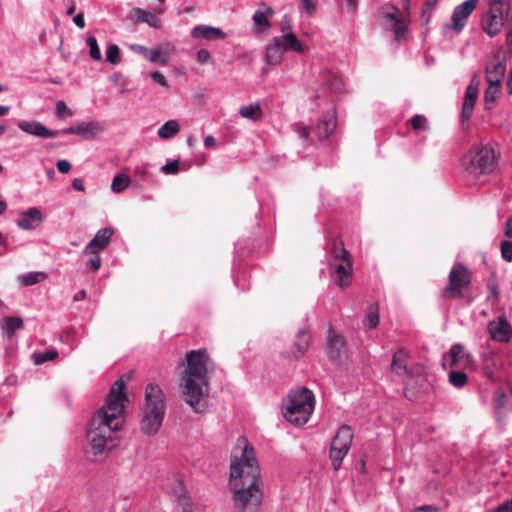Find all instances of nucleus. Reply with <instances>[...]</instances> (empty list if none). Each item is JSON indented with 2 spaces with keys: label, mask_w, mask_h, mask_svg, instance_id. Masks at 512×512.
I'll return each mask as SVG.
<instances>
[{
  "label": "nucleus",
  "mask_w": 512,
  "mask_h": 512,
  "mask_svg": "<svg viewBox=\"0 0 512 512\" xmlns=\"http://www.w3.org/2000/svg\"><path fill=\"white\" fill-rule=\"evenodd\" d=\"M237 446L241 454L234 455L230 464L232 501L239 512H257L263 497L260 467L254 448L246 438H239Z\"/></svg>",
  "instance_id": "f257e3e1"
},
{
  "label": "nucleus",
  "mask_w": 512,
  "mask_h": 512,
  "mask_svg": "<svg viewBox=\"0 0 512 512\" xmlns=\"http://www.w3.org/2000/svg\"><path fill=\"white\" fill-rule=\"evenodd\" d=\"M126 400L125 382L119 378L110 389L107 403L99 409L89 425L87 437L95 456L113 448L112 434L122 427Z\"/></svg>",
  "instance_id": "f03ea898"
},
{
  "label": "nucleus",
  "mask_w": 512,
  "mask_h": 512,
  "mask_svg": "<svg viewBox=\"0 0 512 512\" xmlns=\"http://www.w3.org/2000/svg\"><path fill=\"white\" fill-rule=\"evenodd\" d=\"M187 367L183 372L185 401L196 412H203L208 404V362L206 349L191 350L186 354Z\"/></svg>",
  "instance_id": "7ed1b4c3"
},
{
  "label": "nucleus",
  "mask_w": 512,
  "mask_h": 512,
  "mask_svg": "<svg viewBox=\"0 0 512 512\" xmlns=\"http://www.w3.org/2000/svg\"><path fill=\"white\" fill-rule=\"evenodd\" d=\"M314 404L315 397L310 389H293L283 401L284 417L291 424L304 425L313 413Z\"/></svg>",
  "instance_id": "20e7f679"
},
{
  "label": "nucleus",
  "mask_w": 512,
  "mask_h": 512,
  "mask_svg": "<svg viewBox=\"0 0 512 512\" xmlns=\"http://www.w3.org/2000/svg\"><path fill=\"white\" fill-rule=\"evenodd\" d=\"M337 125L336 121V110L334 106L328 109L321 120L314 125L311 129L303 124H293L292 130L298 135L304 143L312 141L311 134L318 140H323L329 137V135L335 130Z\"/></svg>",
  "instance_id": "39448f33"
},
{
  "label": "nucleus",
  "mask_w": 512,
  "mask_h": 512,
  "mask_svg": "<svg viewBox=\"0 0 512 512\" xmlns=\"http://www.w3.org/2000/svg\"><path fill=\"white\" fill-rule=\"evenodd\" d=\"M294 51L302 52L303 47L294 33H288L282 36H276L267 45L265 51V60L268 65H277L281 62L284 52Z\"/></svg>",
  "instance_id": "423d86ee"
},
{
  "label": "nucleus",
  "mask_w": 512,
  "mask_h": 512,
  "mask_svg": "<svg viewBox=\"0 0 512 512\" xmlns=\"http://www.w3.org/2000/svg\"><path fill=\"white\" fill-rule=\"evenodd\" d=\"M334 264H331L335 282L338 287L346 288L351 282V261L350 253L345 249L342 241L335 240L333 243Z\"/></svg>",
  "instance_id": "0eeeda50"
},
{
  "label": "nucleus",
  "mask_w": 512,
  "mask_h": 512,
  "mask_svg": "<svg viewBox=\"0 0 512 512\" xmlns=\"http://www.w3.org/2000/svg\"><path fill=\"white\" fill-rule=\"evenodd\" d=\"M353 441V431L349 425H341L333 438L329 456L335 471L341 468V464L348 454Z\"/></svg>",
  "instance_id": "6e6552de"
},
{
  "label": "nucleus",
  "mask_w": 512,
  "mask_h": 512,
  "mask_svg": "<svg viewBox=\"0 0 512 512\" xmlns=\"http://www.w3.org/2000/svg\"><path fill=\"white\" fill-rule=\"evenodd\" d=\"M471 279L467 268L462 265H454L449 273V284L444 289L445 297L449 299L461 298L462 289L470 285Z\"/></svg>",
  "instance_id": "1a4fd4ad"
},
{
  "label": "nucleus",
  "mask_w": 512,
  "mask_h": 512,
  "mask_svg": "<svg viewBox=\"0 0 512 512\" xmlns=\"http://www.w3.org/2000/svg\"><path fill=\"white\" fill-rule=\"evenodd\" d=\"M321 86L317 89V98L328 97L333 103L336 98L343 94L342 79L331 71H324L320 75Z\"/></svg>",
  "instance_id": "9d476101"
},
{
  "label": "nucleus",
  "mask_w": 512,
  "mask_h": 512,
  "mask_svg": "<svg viewBox=\"0 0 512 512\" xmlns=\"http://www.w3.org/2000/svg\"><path fill=\"white\" fill-rule=\"evenodd\" d=\"M325 353L328 359L340 363L346 355V341L342 335L329 328L326 335Z\"/></svg>",
  "instance_id": "9b49d317"
},
{
  "label": "nucleus",
  "mask_w": 512,
  "mask_h": 512,
  "mask_svg": "<svg viewBox=\"0 0 512 512\" xmlns=\"http://www.w3.org/2000/svg\"><path fill=\"white\" fill-rule=\"evenodd\" d=\"M143 410L166 413V395L163 389L154 383H149L145 387V405Z\"/></svg>",
  "instance_id": "f8f14e48"
},
{
  "label": "nucleus",
  "mask_w": 512,
  "mask_h": 512,
  "mask_svg": "<svg viewBox=\"0 0 512 512\" xmlns=\"http://www.w3.org/2000/svg\"><path fill=\"white\" fill-rule=\"evenodd\" d=\"M505 11L502 7H490L489 11L483 15L481 25L485 33L490 37H495L501 32L504 25Z\"/></svg>",
  "instance_id": "ddd939ff"
},
{
  "label": "nucleus",
  "mask_w": 512,
  "mask_h": 512,
  "mask_svg": "<svg viewBox=\"0 0 512 512\" xmlns=\"http://www.w3.org/2000/svg\"><path fill=\"white\" fill-rule=\"evenodd\" d=\"M104 131L103 126L97 121L80 122L74 126L59 130L62 135H78L85 140H93Z\"/></svg>",
  "instance_id": "4468645a"
},
{
  "label": "nucleus",
  "mask_w": 512,
  "mask_h": 512,
  "mask_svg": "<svg viewBox=\"0 0 512 512\" xmlns=\"http://www.w3.org/2000/svg\"><path fill=\"white\" fill-rule=\"evenodd\" d=\"M381 14L385 20V26L395 33V38L399 41L407 31V27L401 16L400 10L396 7L382 8Z\"/></svg>",
  "instance_id": "2eb2a0df"
},
{
  "label": "nucleus",
  "mask_w": 512,
  "mask_h": 512,
  "mask_svg": "<svg viewBox=\"0 0 512 512\" xmlns=\"http://www.w3.org/2000/svg\"><path fill=\"white\" fill-rule=\"evenodd\" d=\"M488 331L493 340L501 343H508L512 338V325L507 321L505 314H502L498 321H489Z\"/></svg>",
  "instance_id": "dca6fc26"
},
{
  "label": "nucleus",
  "mask_w": 512,
  "mask_h": 512,
  "mask_svg": "<svg viewBox=\"0 0 512 512\" xmlns=\"http://www.w3.org/2000/svg\"><path fill=\"white\" fill-rule=\"evenodd\" d=\"M142 418L140 430L142 434L151 437L158 433L164 421L165 414L147 410H141Z\"/></svg>",
  "instance_id": "f3484780"
},
{
  "label": "nucleus",
  "mask_w": 512,
  "mask_h": 512,
  "mask_svg": "<svg viewBox=\"0 0 512 512\" xmlns=\"http://www.w3.org/2000/svg\"><path fill=\"white\" fill-rule=\"evenodd\" d=\"M478 2L479 0H466L454 8L451 20L456 32L463 30L468 17L473 13Z\"/></svg>",
  "instance_id": "a211bd4d"
},
{
  "label": "nucleus",
  "mask_w": 512,
  "mask_h": 512,
  "mask_svg": "<svg viewBox=\"0 0 512 512\" xmlns=\"http://www.w3.org/2000/svg\"><path fill=\"white\" fill-rule=\"evenodd\" d=\"M444 365L449 367H467L472 363L470 354L465 353L463 345L456 343L452 345L449 352L444 355Z\"/></svg>",
  "instance_id": "6ab92c4d"
},
{
  "label": "nucleus",
  "mask_w": 512,
  "mask_h": 512,
  "mask_svg": "<svg viewBox=\"0 0 512 512\" xmlns=\"http://www.w3.org/2000/svg\"><path fill=\"white\" fill-rule=\"evenodd\" d=\"M43 215L38 207H31L26 211L19 213L16 225L24 231H32L41 225Z\"/></svg>",
  "instance_id": "aec40b11"
},
{
  "label": "nucleus",
  "mask_w": 512,
  "mask_h": 512,
  "mask_svg": "<svg viewBox=\"0 0 512 512\" xmlns=\"http://www.w3.org/2000/svg\"><path fill=\"white\" fill-rule=\"evenodd\" d=\"M495 62L486 67V81L490 86L500 87L506 71L505 59H502L500 52L494 54Z\"/></svg>",
  "instance_id": "412c9836"
},
{
  "label": "nucleus",
  "mask_w": 512,
  "mask_h": 512,
  "mask_svg": "<svg viewBox=\"0 0 512 512\" xmlns=\"http://www.w3.org/2000/svg\"><path fill=\"white\" fill-rule=\"evenodd\" d=\"M114 234L111 227H104L97 231L94 238L85 246L83 253H96L104 250L110 243Z\"/></svg>",
  "instance_id": "4be33fe9"
},
{
  "label": "nucleus",
  "mask_w": 512,
  "mask_h": 512,
  "mask_svg": "<svg viewBox=\"0 0 512 512\" xmlns=\"http://www.w3.org/2000/svg\"><path fill=\"white\" fill-rule=\"evenodd\" d=\"M18 127L31 135L41 138H53L60 136L59 130H50L37 121H20Z\"/></svg>",
  "instance_id": "5701e85b"
},
{
  "label": "nucleus",
  "mask_w": 512,
  "mask_h": 512,
  "mask_svg": "<svg viewBox=\"0 0 512 512\" xmlns=\"http://www.w3.org/2000/svg\"><path fill=\"white\" fill-rule=\"evenodd\" d=\"M309 343L310 338L308 335V330L300 329L296 335V340L288 354V357L295 360L301 358L307 350Z\"/></svg>",
  "instance_id": "b1692460"
},
{
  "label": "nucleus",
  "mask_w": 512,
  "mask_h": 512,
  "mask_svg": "<svg viewBox=\"0 0 512 512\" xmlns=\"http://www.w3.org/2000/svg\"><path fill=\"white\" fill-rule=\"evenodd\" d=\"M191 36L195 39L217 40L225 38V33L216 27L197 25L192 29Z\"/></svg>",
  "instance_id": "393cba45"
},
{
  "label": "nucleus",
  "mask_w": 512,
  "mask_h": 512,
  "mask_svg": "<svg viewBox=\"0 0 512 512\" xmlns=\"http://www.w3.org/2000/svg\"><path fill=\"white\" fill-rule=\"evenodd\" d=\"M408 359H409V352L404 348L398 349L393 355L392 363H391V370L398 375H405V376L411 375V373L407 367Z\"/></svg>",
  "instance_id": "a878e982"
},
{
  "label": "nucleus",
  "mask_w": 512,
  "mask_h": 512,
  "mask_svg": "<svg viewBox=\"0 0 512 512\" xmlns=\"http://www.w3.org/2000/svg\"><path fill=\"white\" fill-rule=\"evenodd\" d=\"M132 19L135 23H147L150 27L160 28V18L150 11L141 8H134L131 11Z\"/></svg>",
  "instance_id": "bb28decb"
},
{
  "label": "nucleus",
  "mask_w": 512,
  "mask_h": 512,
  "mask_svg": "<svg viewBox=\"0 0 512 512\" xmlns=\"http://www.w3.org/2000/svg\"><path fill=\"white\" fill-rule=\"evenodd\" d=\"M463 168L471 175L478 177L493 172L498 162H461Z\"/></svg>",
  "instance_id": "cd10ccee"
},
{
  "label": "nucleus",
  "mask_w": 512,
  "mask_h": 512,
  "mask_svg": "<svg viewBox=\"0 0 512 512\" xmlns=\"http://www.w3.org/2000/svg\"><path fill=\"white\" fill-rule=\"evenodd\" d=\"M244 254H245L244 241L243 240H238L235 243V256H234L233 265H232L233 281H234V284L238 288H240V278H241V275L239 273L240 263L242 261V257H243Z\"/></svg>",
  "instance_id": "c85d7f7f"
},
{
  "label": "nucleus",
  "mask_w": 512,
  "mask_h": 512,
  "mask_svg": "<svg viewBox=\"0 0 512 512\" xmlns=\"http://www.w3.org/2000/svg\"><path fill=\"white\" fill-rule=\"evenodd\" d=\"M478 90L477 88L469 85L465 92V100L462 107V118L463 120L470 119L473 108L477 99Z\"/></svg>",
  "instance_id": "c756f323"
},
{
  "label": "nucleus",
  "mask_w": 512,
  "mask_h": 512,
  "mask_svg": "<svg viewBox=\"0 0 512 512\" xmlns=\"http://www.w3.org/2000/svg\"><path fill=\"white\" fill-rule=\"evenodd\" d=\"M147 60L153 63L166 65L170 60L169 46L162 44L156 48L149 49Z\"/></svg>",
  "instance_id": "7c9ffc66"
},
{
  "label": "nucleus",
  "mask_w": 512,
  "mask_h": 512,
  "mask_svg": "<svg viewBox=\"0 0 512 512\" xmlns=\"http://www.w3.org/2000/svg\"><path fill=\"white\" fill-rule=\"evenodd\" d=\"M0 325L3 333L11 336L16 330L24 327V321L20 317L8 316L3 318Z\"/></svg>",
  "instance_id": "2f4dec72"
},
{
  "label": "nucleus",
  "mask_w": 512,
  "mask_h": 512,
  "mask_svg": "<svg viewBox=\"0 0 512 512\" xmlns=\"http://www.w3.org/2000/svg\"><path fill=\"white\" fill-rule=\"evenodd\" d=\"M469 160H497V157L492 147L488 145L475 146L474 149L471 150Z\"/></svg>",
  "instance_id": "473e14b6"
},
{
  "label": "nucleus",
  "mask_w": 512,
  "mask_h": 512,
  "mask_svg": "<svg viewBox=\"0 0 512 512\" xmlns=\"http://www.w3.org/2000/svg\"><path fill=\"white\" fill-rule=\"evenodd\" d=\"M257 197L260 208L256 214V219L260 221L262 216H265L268 213L274 214L275 205L273 198L269 194H267L266 197H260L259 195H257ZM257 225L259 226L260 222H257Z\"/></svg>",
  "instance_id": "72a5a7b5"
},
{
  "label": "nucleus",
  "mask_w": 512,
  "mask_h": 512,
  "mask_svg": "<svg viewBox=\"0 0 512 512\" xmlns=\"http://www.w3.org/2000/svg\"><path fill=\"white\" fill-rule=\"evenodd\" d=\"M179 131L178 122L176 120H169L158 129L157 134L161 139H170L178 134Z\"/></svg>",
  "instance_id": "f704fd0d"
},
{
  "label": "nucleus",
  "mask_w": 512,
  "mask_h": 512,
  "mask_svg": "<svg viewBox=\"0 0 512 512\" xmlns=\"http://www.w3.org/2000/svg\"><path fill=\"white\" fill-rule=\"evenodd\" d=\"M44 277L43 272L32 271L19 275L17 280L21 286L29 287L41 282Z\"/></svg>",
  "instance_id": "c9c22d12"
},
{
  "label": "nucleus",
  "mask_w": 512,
  "mask_h": 512,
  "mask_svg": "<svg viewBox=\"0 0 512 512\" xmlns=\"http://www.w3.org/2000/svg\"><path fill=\"white\" fill-rule=\"evenodd\" d=\"M239 114L249 120H258L261 116V108L258 103L244 105L239 109Z\"/></svg>",
  "instance_id": "e433bc0d"
},
{
  "label": "nucleus",
  "mask_w": 512,
  "mask_h": 512,
  "mask_svg": "<svg viewBox=\"0 0 512 512\" xmlns=\"http://www.w3.org/2000/svg\"><path fill=\"white\" fill-rule=\"evenodd\" d=\"M448 381L452 386L462 388L467 384L468 377L462 370H451L448 375Z\"/></svg>",
  "instance_id": "4c0bfd02"
},
{
  "label": "nucleus",
  "mask_w": 512,
  "mask_h": 512,
  "mask_svg": "<svg viewBox=\"0 0 512 512\" xmlns=\"http://www.w3.org/2000/svg\"><path fill=\"white\" fill-rule=\"evenodd\" d=\"M407 125H409L414 131H428L429 123L427 118L422 114H416L412 118L407 121Z\"/></svg>",
  "instance_id": "58836bf2"
},
{
  "label": "nucleus",
  "mask_w": 512,
  "mask_h": 512,
  "mask_svg": "<svg viewBox=\"0 0 512 512\" xmlns=\"http://www.w3.org/2000/svg\"><path fill=\"white\" fill-rule=\"evenodd\" d=\"M130 181L127 174H117L112 180L111 189L114 193H121L129 186Z\"/></svg>",
  "instance_id": "ea45409f"
},
{
  "label": "nucleus",
  "mask_w": 512,
  "mask_h": 512,
  "mask_svg": "<svg viewBox=\"0 0 512 512\" xmlns=\"http://www.w3.org/2000/svg\"><path fill=\"white\" fill-rule=\"evenodd\" d=\"M190 167V162H166L161 171L165 174H176L179 171H187Z\"/></svg>",
  "instance_id": "a19ab883"
},
{
  "label": "nucleus",
  "mask_w": 512,
  "mask_h": 512,
  "mask_svg": "<svg viewBox=\"0 0 512 512\" xmlns=\"http://www.w3.org/2000/svg\"><path fill=\"white\" fill-rule=\"evenodd\" d=\"M58 357L56 350H46L43 352L33 353L32 359L35 365H41L48 361H52Z\"/></svg>",
  "instance_id": "79ce46f5"
},
{
  "label": "nucleus",
  "mask_w": 512,
  "mask_h": 512,
  "mask_svg": "<svg viewBox=\"0 0 512 512\" xmlns=\"http://www.w3.org/2000/svg\"><path fill=\"white\" fill-rule=\"evenodd\" d=\"M365 323H366V325L370 329H375L378 326V324H379V313H378V306L377 305L371 304L368 307Z\"/></svg>",
  "instance_id": "37998d69"
},
{
  "label": "nucleus",
  "mask_w": 512,
  "mask_h": 512,
  "mask_svg": "<svg viewBox=\"0 0 512 512\" xmlns=\"http://www.w3.org/2000/svg\"><path fill=\"white\" fill-rule=\"evenodd\" d=\"M86 43H87V46L89 47L90 57L95 61H99L102 57V54H101V50L99 48L96 38L93 36H89L86 40Z\"/></svg>",
  "instance_id": "c03bdc74"
},
{
  "label": "nucleus",
  "mask_w": 512,
  "mask_h": 512,
  "mask_svg": "<svg viewBox=\"0 0 512 512\" xmlns=\"http://www.w3.org/2000/svg\"><path fill=\"white\" fill-rule=\"evenodd\" d=\"M106 61L116 65L120 62V49L116 44H111L106 50Z\"/></svg>",
  "instance_id": "a18cd8bd"
},
{
  "label": "nucleus",
  "mask_w": 512,
  "mask_h": 512,
  "mask_svg": "<svg viewBox=\"0 0 512 512\" xmlns=\"http://www.w3.org/2000/svg\"><path fill=\"white\" fill-rule=\"evenodd\" d=\"M498 88L499 87L490 86L489 85V87L486 89V91H485V103H486V108L487 109H491L492 108V105L494 104V102L496 100V97H497Z\"/></svg>",
  "instance_id": "49530a36"
},
{
  "label": "nucleus",
  "mask_w": 512,
  "mask_h": 512,
  "mask_svg": "<svg viewBox=\"0 0 512 512\" xmlns=\"http://www.w3.org/2000/svg\"><path fill=\"white\" fill-rule=\"evenodd\" d=\"M255 25L258 27V30L269 26V21L266 18V15L263 11L257 10L252 17Z\"/></svg>",
  "instance_id": "de8ad7c7"
},
{
  "label": "nucleus",
  "mask_w": 512,
  "mask_h": 512,
  "mask_svg": "<svg viewBox=\"0 0 512 512\" xmlns=\"http://www.w3.org/2000/svg\"><path fill=\"white\" fill-rule=\"evenodd\" d=\"M501 248V256L502 258L507 261H512V241L504 240L500 244Z\"/></svg>",
  "instance_id": "09e8293b"
},
{
  "label": "nucleus",
  "mask_w": 512,
  "mask_h": 512,
  "mask_svg": "<svg viewBox=\"0 0 512 512\" xmlns=\"http://www.w3.org/2000/svg\"><path fill=\"white\" fill-rule=\"evenodd\" d=\"M56 115L58 118L73 116V112L67 107L64 101H58L56 104Z\"/></svg>",
  "instance_id": "8fccbe9b"
},
{
  "label": "nucleus",
  "mask_w": 512,
  "mask_h": 512,
  "mask_svg": "<svg viewBox=\"0 0 512 512\" xmlns=\"http://www.w3.org/2000/svg\"><path fill=\"white\" fill-rule=\"evenodd\" d=\"M506 400H507V395L503 390L498 389L495 391L493 401H494V406L496 409L503 408L505 406Z\"/></svg>",
  "instance_id": "3c124183"
},
{
  "label": "nucleus",
  "mask_w": 512,
  "mask_h": 512,
  "mask_svg": "<svg viewBox=\"0 0 512 512\" xmlns=\"http://www.w3.org/2000/svg\"><path fill=\"white\" fill-rule=\"evenodd\" d=\"M489 512H512V497Z\"/></svg>",
  "instance_id": "603ef678"
},
{
  "label": "nucleus",
  "mask_w": 512,
  "mask_h": 512,
  "mask_svg": "<svg viewBox=\"0 0 512 512\" xmlns=\"http://www.w3.org/2000/svg\"><path fill=\"white\" fill-rule=\"evenodd\" d=\"M150 77L156 82L158 83L159 85L163 86V87H167L168 86V82L165 78V76L159 72V71H153L150 73Z\"/></svg>",
  "instance_id": "864d4df0"
},
{
  "label": "nucleus",
  "mask_w": 512,
  "mask_h": 512,
  "mask_svg": "<svg viewBox=\"0 0 512 512\" xmlns=\"http://www.w3.org/2000/svg\"><path fill=\"white\" fill-rule=\"evenodd\" d=\"M509 6H510L509 0H491L490 1V7H502L506 13V16H508Z\"/></svg>",
  "instance_id": "5fc2aeb1"
},
{
  "label": "nucleus",
  "mask_w": 512,
  "mask_h": 512,
  "mask_svg": "<svg viewBox=\"0 0 512 512\" xmlns=\"http://www.w3.org/2000/svg\"><path fill=\"white\" fill-rule=\"evenodd\" d=\"M130 49L132 51H134L135 53L142 55L145 59H147L148 53H149V49L146 48L145 46H142L140 44H132L130 46Z\"/></svg>",
  "instance_id": "6e6d98bb"
},
{
  "label": "nucleus",
  "mask_w": 512,
  "mask_h": 512,
  "mask_svg": "<svg viewBox=\"0 0 512 512\" xmlns=\"http://www.w3.org/2000/svg\"><path fill=\"white\" fill-rule=\"evenodd\" d=\"M196 59L199 63L201 64H205L209 61L210 59V53L208 50L206 49H200L198 52H197V55H196Z\"/></svg>",
  "instance_id": "4d7b16f0"
},
{
  "label": "nucleus",
  "mask_w": 512,
  "mask_h": 512,
  "mask_svg": "<svg viewBox=\"0 0 512 512\" xmlns=\"http://www.w3.org/2000/svg\"><path fill=\"white\" fill-rule=\"evenodd\" d=\"M99 253L100 252L91 253L93 257L89 259V264L94 270H99L101 267V257Z\"/></svg>",
  "instance_id": "13d9d810"
},
{
  "label": "nucleus",
  "mask_w": 512,
  "mask_h": 512,
  "mask_svg": "<svg viewBox=\"0 0 512 512\" xmlns=\"http://www.w3.org/2000/svg\"><path fill=\"white\" fill-rule=\"evenodd\" d=\"M489 294L487 296V300L490 301L492 298H494L496 301H498L499 298V290L498 286L495 284H489Z\"/></svg>",
  "instance_id": "bf43d9fd"
},
{
  "label": "nucleus",
  "mask_w": 512,
  "mask_h": 512,
  "mask_svg": "<svg viewBox=\"0 0 512 512\" xmlns=\"http://www.w3.org/2000/svg\"><path fill=\"white\" fill-rule=\"evenodd\" d=\"M414 512H439V508L435 505H421L416 507Z\"/></svg>",
  "instance_id": "052dcab7"
},
{
  "label": "nucleus",
  "mask_w": 512,
  "mask_h": 512,
  "mask_svg": "<svg viewBox=\"0 0 512 512\" xmlns=\"http://www.w3.org/2000/svg\"><path fill=\"white\" fill-rule=\"evenodd\" d=\"M304 9L309 13L312 14L315 11V3L316 0H301Z\"/></svg>",
  "instance_id": "680f3d73"
},
{
  "label": "nucleus",
  "mask_w": 512,
  "mask_h": 512,
  "mask_svg": "<svg viewBox=\"0 0 512 512\" xmlns=\"http://www.w3.org/2000/svg\"><path fill=\"white\" fill-rule=\"evenodd\" d=\"M504 234L508 238H512V216L509 217L504 225Z\"/></svg>",
  "instance_id": "e2e57ef3"
},
{
  "label": "nucleus",
  "mask_w": 512,
  "mask_h": 512,
  "mask_svg": "<svg viewBox=\"0 0 512 512\" xmlns=\"http://www.w3.org/2000/svg\"><path fill=\"white\" fill-rule=\"evenodd\" d=\"M74 24L79 28L85 27L84 15L82 13H78L73 17Z\"/></svg>",
  "instance_id": "0e129e2a"
},
{
  "label": "nucleus",
  "mask_w": 512,
  "mask_h": 512,
  "mask_svg": "<svg viewBox=\"0 0 512 512\" xmlns=\"http://www.w3.org/2000/svg\"><path fill=\"white\" fill-rule=\"evenodd\" d=\"M57 168L61 173H67L71 169V162H56Z\"/></svg>",
  "instance_id": "69168bd1"
},
{
  "label": "nucleus",
  "mask_w": 512,
  "mask_h": 512,
  "mask_svg": "<svg viewBox=\"0 0 512 512\" xmlns=\"http://www.w3.org/2000/svg\"><path fill=\"white\" fill-rule=\"evenodd\" d=\"M281 31L285 34H288L290 29V21L287 16H284V18L281 21Z\"/></svg>",
  "instance_id": "338daca9"
},
{
  "label": "nucleus",
  "mask_w": 512,
  "mask_h": 512,
  "mask_svg": "<svg viewBox=\"0 0 512 512\" xmlns=\"http://www.w3.org/2000/svg\"><path fill=\"white\" fill-rule=\"evenodd\" d=\"M506 42H507V45H508V53L512 54V29L507 32Z\"/></svg>",
  "instance_id": "774afa93"
}]
</instances>
